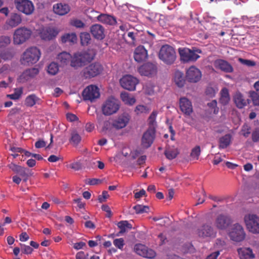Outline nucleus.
Listing matches in <instances>:
<instances>
[{
  "label": "nucleus",
  "mask_w": 259,
  "mask_h": 259,
  "mask_svg": "<svg viewBox=\"0 0 259 259\" xmlns=\"http://www.w3.org/2000/svg\"><path fill=\"white\" fill-rule=\"evenodd\" d=\"M202 74L199 69L195 66H191L186 72V78L189 82H197L201 78Z\"/></svg>",
  "instance_id": "obj_18"
},
{
  "label": "nucleus",
  "mask_w": 259,
  "mask_h": 259,
  "mask_svg": "<svg viewBox=\"0 0 259 259\" xmlns=\"http://www.w3.org/2000/svg\"><path fill=\"white\" fill-rule=\"evenodd\" d=\"M179 106L181 111L186 115H190L193 112L192 103L186 97L180 98Z\"/></svg>",
  "instance_id": "obj_20"
},
{
  "label": "nucleus",
  "mask_w": 259,
  "mask_h": 259,
  "mask_svg": "<svg viewBox=\"0 0 259 259\" xmlns=\"http://www.w3.org/2000/svg\"><path fill=\"white\" fill-rule=\"evenodd\" d=\"M252 140L254 142H259V128H256L252 133Z\"/></svg>",
  "instance_id": "obj_60"
},
{
  "label": "nucleus",
  "mask_w": 259,
  "mask_h": 259,
  "mask_svg": "<svg viewBox=\"0 0 259 259\" xmlns=\"http://www.w3.org/2000/svg\"><path fill=\"white\" fill-rule=\"evenodd\" d=\"M41 103L42 100L34 94L28 95L25 100V105L29 107H32L36 104L40 105Z\"/></svg>",
  "instance_id": "obj_30"
},
{
  "label": "nucleus",
  "mask_w": 259,
  "mask_h": 259,
  "mask_svg": "<svg viewBox=\"0 0 259 259\" xmlns=\"http://www.w3.org/2000/svg\"><path fill=\"white\" fill-rule=\"evenodd\" d=\"M40 55V51L37 48L29 47L23 53L20 58L21 63L26 66L34 64L39 60Z\"/></svg>",
  "instance_id": "obj_2"
},
{
  "label": "nucleus",
  "mask_w": 259,
  "mask_h": 259,
  "mask_svg": "<svg viewBox=\"0 0 259 259\" xmlns=\"http://www.w3.org/2000/svg\"><path fill=\"white\" fill-rule=\"evenodd\" d=\"M138 72L141 75L152 76L156 74L157 72V67L156 65L153 63H147L139 67Z\"/></svg>",
  "instance_id": "obj_19"
},
{
  "label": "nucleus",
  "mask_w": 259,
  "mask_h": 259,
  "mask_svg": "<svg viewBox=\"0 0 259 259\" xmlns=\"http://www.w3.org/2000/svg\"><path fill=\"white\" fill-rule=\"evenodd\" d=\"M117 227L120 229L119 233L123 234L126 231V229H131L132 225L127 221H121L117 224Z\"/></svg>",
  "instance_id": "obj_40"
},
{
  "label": "nucleus",
  "mask_w": 259,
  "mask_h": 259,
  "mask_svg": "<svg viewBox=\"0 0 259 259\" xmlns=\"http://www.w3.org/2000/svg\"><path fill=\"white\" fill-rule=\"evenodd\" d=\"M133 208L137 213H142L147 212L149 208L147 206L138 204L134 206Z\"/></svg>",
  "instance_id": "obj_48"
},
{
  "label": "nucleus",
  "mask_w": 259,
  "mask_h": 259,
  "mask_svg": "<svg viewBox=\"0 0 259 259\" xmlns=\"http://www.w3.org/2000/svg\"><path fill=\"white\" fill-rule=\"evenodd\" d=\"M147 51L143 46L138 47L135 51L134 59L137 62H141L147 58Z\"/></svg>",
  "instance_id": "obj_27"
},
{
  "label": "nucleus",
  "mask_w": 259,
  "mask_h": 259,
  "mask_svg": "<svg viewBox=\"0 0 259 259\" xmlns=\"http://www.w3.org/2000/svg\"><path fill=\"white\" fill-rule=\"evenodd\" d=\"M239 60L243 64L248 66H253L255 65V63L254 61L239 58Z\"/></svg>",
  "instance_id": "obj_59"
},
{
  "label": "nucleus",
  "mask_w": 259,
  "mask_h": 259,
  "mask_svg": "<svg viewBox=\"0 0 259 259\" xmlns=\"http://www.w3.org/2000/svg\"><path fill=\"white\" fill-rule=\"evenodd\" d=\"M98 126L101 127L102 132L106 133L110 131L113 127L112 120L111 121L109 119L107 120L102 115L98 116L97 117Z\"/></svg>",
  "instance_id": "obj_23"
},
{
  "label": "nucleus",
  "mask_w": 259,
  "mask_h": 259,
  "mask_svg": "<svg viewBox=\"0 0 259 259\" xmlns=\"http://www.w3.org/2000/svg\"><path fill=\"white\" fill-rule=\"evenodd\" d=\"M61 41L63 43H75L77 41V36L74 33H66L61 37Z\"/></svg>",
  "instance_id": "obj_39"
},
{
  "label": "nucleus",
  "mask_w": 259,
  "mask_h": 259,
  "mask_svg": "<svg viewBox=\"0 0 259 259\" xmlns=\"http://www.w3.org/2000/svg\"><path fill=\"white\" fill-rule=\"evenodd\" d=\"M20 245L21 246L22 252L23 253L29 254L32 253V252H33V250L30 246L26 245L23 244H20Z\"/></svg>",
  "instance_id": "obj_55"
},
{
  "label": "nucleus",
  "mask_w": 259,
  "mask_h": 259,
  "mask_svg": "<svg viewBox=\"0 0 259 259\" xmlns=\"http://www.w3.org/2000/svg\"><path fill=\"white\" fill-rule=\"evenodd\" d=\"M250 97L254 106H259V95L255 92L250 93Z\"/></svg>",
  "instance_id": "obj_51"
},
{
  "label": "nucleus",
  "mask_w": 259,
  "mask_h": 259,
  "mask_svg": "<svg viewBox=\"0 0 259 259\" xmlns=\"http://www.w3.org/2000/svg\"><path fill=\"white\" fill-rule=\"evenodd\" d=\"M251 127L247 124H244L242 126L241 133L245 138L248 137L250 134Z\"/></svg>",
  "instance_id": "obj_49"
},
{
  "label": "nucleus",
  "mask_w": 259,
  "mask_h": 259,
  "mask_svg": "<svg viewBox=\"0 0 259 259\" xmlns=\"http://www.w3.org/2000/svg\"><path fill=\"white\" fill-rule=\"evenodd\" d=\"M120 98L125 104L132 105L136 102V99L134 97H131L130 94L125 92L121 93Z\"/></svg>",
  "instance_id": "obj_38"
},
{
  "label": "nucleus",
  "mask_w": 259,
  "mask_h": 259,
  "mask_svg": "<svg viewBox=\"0 0 259 259\" xmlns=\"http://www.w3.org/2000/svg\"><path fill=\"white\" fill-rule=\"evenodd\" d=\"M80 42L82 46H87L91 40V36L88 32H82L80 34Z\"/></svg>",
  "instance_id": "obj_43"
},
{
  "label": "nucleus",
  "mask_w": 259,
  "mask_h": 259,
  "mask_svg": "<svg viewBox=\"0 0 259 259\" xmlns=\"http://www.w3.org/2000/svg\"><path fill=\"white\" fill-rule=\"evenodd\" d=\"M232 142V136L229 134L220 137L218 140V147L220 149H224L230 146Z\"/></svg>",
  "instance_id": "obj_32"
},
{
  "label": "nucleus",
  "mask_w": 259,
  "mask_h": 259,
  "mask_svg": "<svg viewBox=\"0 0 259 259\" xmlns=\"http://www.w3.org/2000/svg\"><path fill=\"white\" fill-rule=\"evenodd\" d=\"M179 152L177 148L175 149H166L165 150L164 154L166 156V157L169 159L172 160L174 158H175L177 155L179 154Z\"/></svg>",
  "instance_id": "obj_41"
},
{
  "label": "nucleus",
  "mask_w": 259,
  "mask_h": 259,
  "mask_svg": "<svg viewBox=\"0 0 259 259\" xmlns=\"http://www.w3.org/2000/svg\"><path fill=\"white\" fill-rule=\"evenodd\" d=\"M23 94L22 88H17L15 89L14 93L12 94H8L7 97L12 100H18L21 97Z\"/></svg>",
  "instance_id": "obj_44"
},
{
  "label": "nucleus",
  "mask_w": 259,
  "mask_h": 259,
  "mask_svg": "<svg viewBox=\"0 0 259 259\" xmlns=\"http://www.w3.org/2000/svg\"><path fill=\"white\" fill-rule=\"evenodd\" d=\"M72 59L71 55L65 52L60 53L57 57V60L60 65L63 66L67 65L70 62H71Z\"/></svg>",
  "instance_id": "obj_35"
},
{
  "label": "nucleus",
  "mask_w": 259,
  "mask_h": 259,
  "mask_svg": "<svg viewBox=\"0 0 259 259\" xmlns=\"http://www.w3.org/2000/svg\"><path fill=\"white\" fill-rule=\"evenodd\" d=\"M232 223L231 218L225 214H219L215 218L214 226L219 230H225Z\"/></svg>",
  "instance_id": "obj_15"
},
{
  "label": "nucleus",
  "mask_w": 259,
  "mask_h": 259,
  "mask_svg": "<svg viewBox=\"0 0 259 259\" xmlns=\"http://www.w3.org/2000/svg\"><path fill=\"white\" fill-rule=\"evenodd\" d=\"M1 56L4 60H6L12 59L13 57V54L9 51L7 50L2 53Z\"/></svg>",
  "instance_id": "obj_58"
},
{
  "label": "nucleus",
  "mask_w": 259,
  "mask_h": 259,
  "mask_svg": "<svg viewBox=\"0 0 259 259\" xmlns=\"http://www.w3.org/2000/svg\"><path fill=\"white\" fill-rule=\"evenodd\" d=\"M206 94L209 97H213L215 95V91L212 87H208L205 91Z\"/></svg>",
  "instance_id": "obj_63"
},
{
  "label": "nucleus",
  "mask_w": 259,
  "mask_h": 259,
  "mask_svg": "<svg viewBox=\"0 0 259 259\" xmlns=\"http://www.w3.org/2000/svg\"><path fill=\"white\" fill-rule=\"evenodd\" d=\"M95 56L96 52L94 49H88L87 51L76 53L71 60V66L77 69L84 66L87 63L91 62Z\"/></svg>",
  "instance_id": "obj_1"
},
{
  "label": "nucleus",
  "mask_w": 259,
  "mask_h": 259,
  "mask_svg": "<svg viewBox=\"0 0 259 259\" xmlns=\"http://www.w3.org/2000/svg\"><path fill=\"white\" fill-rule=\"evenodd\" d=\"M118 100L114 98L108 99L102 106L103 113L105 115H110L116 112L119 108Z\"/></svg>",
  "instance_id": "obj_7"
},
{
  "label": "nucleus",
  "mask_w": 259,
  "mask_h": 259,
  "mask_svg": "<svg viewBox=\"0 0 259 259\" xmlns=\"http://www.w3.org/2000/svg\"><path fill=\"white\" fill-rule=\"evenodd\" d=\"M207 106L212 110L213 109V113L217 114L219 112V108L217 107V102L215 100L207 103Z\"/></svg>",
  "instance_id": "obj_56"
},
{
  "label": "nucleus",
  "mask_w": 259,
  "mask_h": 259,
  "mask_svg": "<svg viewBox=\"0 0 259 259\" xmlns=\"http://www.w3.org/2000/svg\"><path fill=\"white\" fill-rule=\"evenodd\" d=\"M32 32L31 30L25 27H21L16 29L13 33V41L15 45H20L31 37Z\"/></svg>",
  "instance_id": "obj_3"
},
{
  "label": "nucleus",
  "mask_w": 259,
  "mask_h": 259,
  "mask_svg": "<svg viewBox=\"0 0 259 259\" xmlns=\"http://www.w3.org/2000/svg\"><path fill=\"white\" fill-rule=\"evenodd\" d=\"M69 167L75 170H78L81 168V164L79 162H75L71 163Z\"/></svg>",
  "instance_id": "obj_62"
},
{
  "label": "nucleus",
  "mask_w": 259,
  "mask_h": 259,
  "mask_svg": "<svg viewBox=\"0 0 259 259\" xmlns=\"http://www.w3.org/2000/svg\"><path fill=\"white\" fill-rule=\"evenodd\" d=\"M217 231L211 226L210 224L205 223L199 227L197 230V234L202 238H215Z\"/></svg>",
  "instance_id": "obj_6"
},
{
  "label": "nucleus",
  "mask_w": 259,
  "mask_h": 259,
  "mask_svg": "<svg viewBox=\"0 0 259 259\" xmlns=\"http://www.w3.org/2000/svg\"><path fill=\"white\" fill-rule=\"evenodd\" d=\"M99 21L110 25L116 24L117 21L115 17L105 14H101L97 17Z\"/></svg>",
  "instance_id": "obj_29"
},
{
  "label": "nucleus",
  "mask_w": 259,
  "mask_h": 259,
  "mask_svg": "<svg viewBox=\"0 0 259 259\" xmlns=\"http://www.w3.org/2000/svg\"><path fill=\"white\" fill-rule=\"evenodd\" d=\"M120 83L123 88L128 91H134L138 83V80L131 75H126L120 79Z\"/></svg>",
  "instance_id": "obj_16"
},
{
  "label": "nucleus",
  "mask_w": 259,
  "mask_h": 259,
  "mask_svg": "<svg viewBox=\"0 0 259 259\" xmlns=\"http://www.w3.org/2000/svg\"><path fill=\"white\" fill-rule=\"evenodd\" d=\"M134 250L137 254L144 257L152 259L156 256V253L153 250L148 248L147 246L142 244H136Z\"/></svg>",
  "instance_id": "obj_17"
},
{
  "label": "nucleus",
  "mask_w": 259,
  "mask_h": 259,
  "mask_svg": "<svg viewBox=\"0 0 259 259\" xmlns=\"http://www.w3.org/2000/svg\"><path fill=\"white\" fill-rule=\"evenodd\" d=\"M215 65L217 67L225 72L231 73L233 71L232 66L228 62L224 60H217L215 62Z\"/></svg>",
  "instance_id": "obj_28"
},
{
  "label": "nucleus",
  "mask_w": 259,
  "mask_h": 259,
  "mask_svg": "<svg viewBox=\"0 0 259 259\" xmlns=\"http://www.w3.org/2000/svg\"><path fill=\"white\" fill-rule=\"evenodd\" d=\"M159 58L167 65L174 63L176 59V53L174 49L169 45L163 46L159 53Z\"/></svg>",
  "instance_id": "obj_4"
},
{
  "label": "nucleus",
  "mask_w": 259,
  "mask_h": 259,
  "mask_svg": "<svg viewBox=\"0 0 259 259\" xmlns=\"http://www.w3.org/2000/svg\"><path fill=\"white\" fill-rule=\"evenodd\" d=\"M174 82L179 88H182L185 83V79L184 74L180 71H177L175 73L174 77Z\"/></svg>",
  "instance_id": "obj_36"
},
{
  "label": "nucleus",
  "mask_w": 259,
  "mask_h": 259,
  "mask_svg": "<svg viewBox=\"0 0 259 259\" xmlns=\"http://www.w3.org/2000/svg\"><path fill=\"white\" fill-rule=\"evenodd\" d=\"M113 244L118 248L122 249L124 245V240L122 238L115 239L113 240Z\"/></svg>",
  "instance_id": "obj_54"
},
{
  "label": "nucleus",
  "mask_w": 259,
  "mask_h": 259,
  "mask_svg": "<svg viewBox=\"0 0 259 259\" xmlns=\"http://www.w3.org/2000/svg\"><path fill=\"white\" fill-rule=\"evenodd\" d=\"M247 228L254 234L259 233V218L255 214H248L244 217Z\"/></svg>",
  "instance_id": "obj_9"
},
{
  "label": "nucleus",
  "mask_w": 259,
  "mask_h": 259,
  "mask_svg": "<svg viewBox=\"0 0 259 259\" xmlns=\"http://www.w3.org/2000/svg\"><path fill=\"white\" fill-rule=\"evenodd\" d=\"M104 28L101 25L96 24L90 27V32L93 37L98 40H102L105 37Z\"/></svg>",
  "instance_id": "obj_21"
},
{
  "label": "nucleus",
  "mask_w": 259,
  "mask_h": 259,
  "mask_svg": "<svg viewBox=\"0 0 259 259\" xmlns=\"http://www.w3.org/2000/svg\"><path fill=\"white\" fill-rule=\"evenodd\" d=\"M103 70V66L100 63H92L83 68L81 71V74L85 79H89L97 76L102 72Z\"/></svg>",
  "instance_id": "obj_5"
},
{
  "label": "nucleus",
  "mask_w": 259,
  "mask_h": 259,
  "mask_svg": "<svg viewBox=\"0 0 259 259\" xmlns=\"http://www.w3.org/2000/svg\"><path fill=\"white\" fill-rule=\"evenodd\" d=\"M11 42V37L9 36H0V49L5 48L10 44Z\"/></svg>",
  "instance_id": "obj_45"
},
{
  "label": "nucleus",
  "mask_w": 259,
  "mask_h": 259,
  "mask_svg": "<svg viewBox=\"0 0 259 259\" xmlns=\"http://www.w3.org/2000/svg\"><path fill=\"white\" fill-rule=\"evenodd\" d=\"M229 236L233 241L240 242L244 239L245 233L242 226L239 224H235L230 231Z\"/></svg>",
  "instance_id": "obj_10"
},
{
  "label": "nucleus",
  "mask_w": 259,
  "mask_h": 259,
  "mask_svg": "<svg viewBox=\"0 0 259 259\" xmlns=\"http://www.w3.org/2000/svg\"><path fill=\"white\" fill-rule=\"evenodd\" d=\"M131 118L128 113L124 112L112 119V126L117 130L124 128L128 124Z\"/></svg>",
  "instance_id": "obj_14"
},
{
  "label": "nucleus",
  "mask_w": 259,
  "mask_h": 259,
  "mask_svg": "<svg viewBox=\"0 0 259 259\" xmlns=\"http://www.w3.org/2000/svg\"><path fill=\"white\" fill-rule=\"evenodd\" d=\"M70 11V6L65 3H58L53 6L54 12L60 16L67 14Z\"/></svg>",
  "instance_id": "obj_24"
},
{
  "label": "nucleus",
  "mask_w": 259,
  "mask_h": 259,
  "mask_svg": "<svg viewBox=\"0 0 259 259\" xmlns=\"http://www.w3.org/2000/svg\"><path fill=\"white\" fill-rule=\"evenodd\" d=\"M81 140L80 136L76 133H73L71 135L70 142L75 145H78Z\"/></svg>",
  "instance_id": "obj_52"
},
{
  "label": "nucleus",
  "mask_w": 259,
  "mask_h": 259,
  "mask_svg": "<svg viewBox=\"0 0 259 259\" xmlns=\"http://www.w3.org/2000/svg\"><path fill=\"white\" fill-rule=\"evenodd\" d=\"M101 180L98 179H89L86 180V183L90 185H95L101 182Z\"/></svg>",
  "instance_id": "obj_64"
},
{
  "label": "nucleus",
  "mask_w": 259,
  "mask_h": 259,
  "mask_svg": "<svg viewBox=\"0 0 259 259\" xmlns=\"http://www.w3.org/2000/svg\"><path fill=\"white\" fill-rule=\"evenodd\" d=\"M233 100L236 106L240 109L243 108L247 105V102L241 93L238 92L234 96Z\"/></svg>",
  "instance_id": "obj_33"
},
{
  "label": "nucleus",
  "mask_w": 259,
  "mask_h": 259,
  "mask_svg": "<svg viewBox=\"0 0 259 259\" xmlns=\"http://www.w3.org/2000/svg\"><path fill=\"white\" fill-rule=\"evenodd\" d=\"M71 24L78 28H83L84 26V23L78 19H74L71 21Z\"/></svg>",
  "instance_id": "obj_57"
},
{
  "label": "nucleus",
  "mask_w": 259,
  "mask_h": 259,
  "mask_svg": "<svg viewBox=\"0 0 259 259\" xmlns=\"http://www.w3.org/2000/svg\"><path fill=\"white\" fill-rule=\"evenodd\" d=\"M138 34L137 30L135 31H126V32L122 34V38L127 43L135 45Z\"/></svg>",
  "instance_id": "obj_31"
},
{
  "label": "nucleus",
  "mask_w": 259,
  "mask_h": 259,
  "mask_svg": "<svg viewBox=\"0 0 259 259\" xmlns=\"http://www.w3.org/2000/svg\"><path fill=\"white\" fill-rule=\"evenodd\" d=\"M200 147L198 146L194 148L191 153V157L195 159H198L199 156L200 154Z\"/></svg>",
  "instance_id": "obj_50"
},
{
  "label": "nucleus",
  "mask_w": 259,
  "mask_h": 259,
  "mask_svg": "<svg viewBox=\"0 0 259 259\" xmlns=\"http://www.w3.org/2000/svg\"><path fill=\"white\" fill-rule=\"evenodd\" d=\"M17 173L24 178V180L26 181L29 176V169L21 166Z\"/></svg>",
  "instance_id": "obj_47"
},
{
  "label": "nucleus",
  "mask_w": 259,
  "mask_h": 259,
  "mask_svg": "<svg viewBox=\"0 0 259 259\" xmlns=\"http://www.w3.org/2000/svg\"><path fill=\"white\" fill-rule=\"evenodd\" d=\"M237 250L240 259L253 258L255 257L250 248H240Z\"/></svg>",
  "instance_id": "obj_34"
},
{
  "label": "nucleus",
  "mask_w": 259,
  "mask_h": 259,
  "mask_svg": "<svg viewBox=\"0 0 259 259\" xmlns=\"http://www.w3.org/2000/svg\"><path fill=\"white\" fill-rule=\"evenodd\" d=\"M59 70L57 63L52 62L48 67V72L52 75H55Z\"/></svg>",
  "instance_id": "obj_46"
},
{
  "label": "nucleus",
  "mask_w": 259,
  "mask_h": 259,
  "mask_svg": "<svg viewBox=\"0 0 259 259\" xmlns=\"http://www.w3.org/2000/svg\"><path fill=\"white\" fill-rule=\"evenodd\" d=\"M99 89L95 85H90L87 87L82 93V96L84 100L91 102L100 97Z\"/></svg>",
  "instance_id": "obj_13"
},
{
  "label": "nucleus",
  "mask_w": 259,
  "mask_h": 259,
  "mask_svg": "<svg viewBox=\"0 0 259 259\" xmlns=\"http://www.w3.org/2000/svg\"><path fill=\"white\" fill-rule=\"evenodd\" d=\"M39 73L37 68H32L25 70L19 77L18 80L19 82H24L30 78L35 77Z\"/></svg>",
  "instance_id": "obj_22"
},
{
  "label": "nucleus",
  "mask_w": 259,
  "mask_h": 259,
  "mask_svg": "<svg viewBox=\"0 0 259 259\" xmlns=\"http://www.w3.org/2000/svg\"><path fill=\"white\" fill-rule=\"evenodd\" d=\"M22 18L20 15L13 13L6 21V24L11 28L16 27L21 24Z\"/></svg>",
  "instance_id": "obj_26"
},
{
  "label": "nucleus",
  "mask_w": 259,
  "mask_h": 259,
  "mask_svg": "<svg viewBox=\"0 0 259 259\" xmlns=\"http://www.w3.org/2000/svg\"><path fill=\"white\" fill-rule=\"evenodd\" d=\"M150 111V109L146 106L143 105H137L135 109V112L137 115L141 114H147Z\"/></svg>",
  "instance_id": "obj_42"
},
{
  "label": "nucleus",
  "mask_w": 259,
  "mask_h": 259,
  "mask_svg": "<svg viewBox=\"0 0 259 259\" xmlns=\"http://www.w3.org/2000/svg\"><path fill=\"white\" fill-rule=\"evenodd\" d=\"M15 5L17 9L26 14H31L34 9L32 3L29 0H15Z\"/></svg>",
  "instance_id": "obj_11"
},
{
  "label": "nucleus",
  "mask_w": 259,
  "mask_h": 259,
  "mask_svg": "<svg viewBox=\"0 0 259 259\" xmlns=\"http://www.w3.org/2000/svg\"><path fill=\"white\" fill-rule=\"evenodd\" d=\"M109 196L108 192L104 191L102 192V195H99L98 197V200L100 202L102 203L105 202L106 199Z\"/></svg>",
  "instance_id": "obj_61"
},
{
  "label": "nucleus",
  "mask_w": 259,
  "mask_h": 259,
  "mask_svg": "<svg viewBox=\"0 0 259 259\" xmlns=\"http://www.w3.org/2000/svg\"><path fill=\"white\" fill-rule=\"evenodd\" d=\"M221 97L219 102L223 105H226L228 104L230 101V98L229 93V91L226 88H224L221 91Z\"/></svg>",
  "instance_id": "obj_37"
},
{
  "label": "nucleus",
  "mask_w": 259,
  "mask_h": 259,
  "mask_svg": "<svg viewBox=\"0 0 259 259\" xmlns=\"http://www.w3.org/2000/svg\"><path fill=\"white\" fill-rule=\"evenodd\" d=\"M181 59L184 62L196 61L200 56L196 53L195 50H191L187 48L178 49Z\"/></svg>",
  "instance_id": "obj_8"
},
{
  "label": "nucleus",
  "mask_w": 259,
  "mask_h": 259,
  "mask_svg": "<svg viewBox=\"0 0 259 259\" xmlns=\"http://www.w3.org/2000/svg\"><path fill=\"white\" fill-rule=\"evenodd\" d=\"M158 112L156 111H153L152 113L150 114V116L148 118V122L149 124V126H153L154 123L155 122L156 118Z\"/></svg>",
  "instance_id": "obj_53"
},
{
  "label": "nucleus",
  "mask_w": 259,
  "mask_h": 259,
  "mask_svg": "<svg viewBox=\"0 0 259 259\" xmlns=\"http://www.w3.org/2000/svg\"><path fill=\"white\" fill-rule=\"evenodd\" d=\"M156 130L155 127L149 126L144 133L141 139V145L143 147H150L154 142L155 138Z\"/></svg>",
  "instance_id": "obj_12"
},
{
  "label": "nucleus",
  "mask_w": 259,
  "mask_h": 259,
  "mask_svg": "<svg viewBox=\"0 0 259 259\" xmlns=\"http://www.w3.org/2000/svg\"><path fill=\"white\" fill-rule=\"evenodd\" d=\"M58 31L53 28H43L40 32V36L44 40H50L56 36Z\"/></svg>",
  "instance_id": "obj_25"
}]
</instances>
